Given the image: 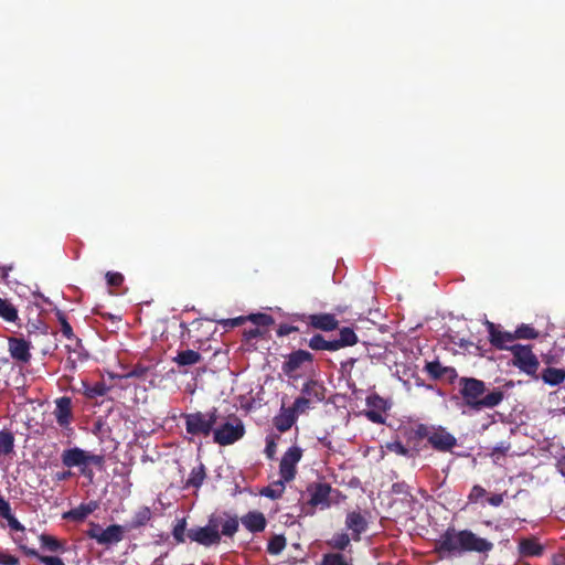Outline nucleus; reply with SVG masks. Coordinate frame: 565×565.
<instances>
[{"instance_id": "17", "label": "nucleus", "mask_w": 565, "mask_h": 565, "mask_svg": "<svg viewBox=\"0 0 565 565\" xmlns=\"http://www.w3.org/2000/svg\"><path fill=\"white\" fill-rule=\"evenodd\" d=\"M301 396L308 398L312 404L320 403L326 397V387L317 380H309L302 385Z\"/></svg>"}, {"instance_id": "48", "label": "nucleus", "mask_w": 565, "mask_h": 565, "mask_svg": "<svg viewBox=\"0 0 565 565\" xmlns=\"http://www.w3.org/2000/svg\"><path fill=\"white\" fill-rule=\"evenodd\" d=\"M366 405L370 407H374L376 411L385 409V401L376 394L367 396Z\"/></svg>"}, {"instance_id": "27", "label": "nucleus", "mask_w": 565, "mask_h": 565, "mask_svg": "<svg viewBox=\"0 0 565 565\" xmlns=\"http://www.w3.org/2000/svg\"><path fill=\"white\" fill-rule=\"evenodd\" d=\"M206 478L205 466L201 462L199 466L193 467L188 480L185 481L184 488L199 489Z\"/></svg>"}, {"instance_id": "11", "label": "nucleus", "mask_w": 565, "mask_h": 565, "mask_svg": "<svg viewBox=\"0 0 565 565\" xmlns=\"http://www.w3.org/2000/svg\"><path fill=\"white\" fill-rule=\"evenodd\" d=\"M54 416L56 423L62 428H70L73 420L72 399L68 396H62L55 401Z\"/></svg>"}, {"instance_id": "47", "label": "nucleus", "mask_w": 565, "mask_h": 565, "mask_svg": "<svg viewBox=\"0 0 565 565\" xmlns=\"http://www.w3.org/2000/svg\"><path fill=\"white\" fill-rule=\"evenodd\" d=\"M386 448L390 451L395 452V454H397L399 456H404V457L409 456V450L398 440L388 443L386 445Z\"/></svg>"}, {"instance_id": "61", "label": "nucleus", "mask_w": 565, "mask_h": 565, "mask_svg": "<svg viewBox=\"0 0 565 565\" xmlns=\"http://www.w3.org/2000/svg\"><path fill=\"white\" fill-rule=\"evenodd\" d=\"M450 384L455 383L456 380H459L457 370L452 366H446L444 376Z\"/></svg>"}, {"instance_id": "55", "label": "nucleus", "mask_w": 565, "mask_h": 565, "mask_svg": "<svg viewBox=\"0 0 565 565\" xmlns=\"http://www.w3.org/2000/svg\"><path fill=\"white\" fill-rule=\"evenodd\" d=\"M19 558L4 552H0V565H19Z\"/></svg>"}, {"instance_id": "35", "label": "nucleus", "mask_w": 565, "mask_h": 565, "mask_svg": "<svg viewBox=\"0 0 565 565\" xmlns=\"http://www.w3.org/2000/svg\"><path fill=\"white\" fill-rule=\"evenodd\" d=\"M0 317L8 322H14L18 319V310L7 299L0 298Z\"/></svg>"}, {"instance_id": "7", "label": "nucleus", "mask_w": 565, "mask_h": 565, "mask_svg": "<svg viewBox=\"0 0 565 565\" xmlns=\"http://www.w3.org/2000/svg\"><path fill=\"white\" fill-rule=\"evenodd\" d=\"M313 362V354L306 350H296L285 356L281 365L282 373L291 380L300 377V371Z\"/></svg>"}, {"instance_id": "30", "label": "nucleus", "mask_w": 565, "mask_h": 565, "mask_svg": "<svg viewBox=\"0 0 565 565\" xmlns=\"http://www.w3.org/2000/svg\"><path fill=\"white\" fill-rule=\"evenodd\" d=\"M542 380L544 383L555 386L561 384L565 380V371L555 367H546L542 373Z\"/></svg>"}, {"instance_id": "5", "label": "nucleus", "mask_w": 565, "mask_h": 565, "mask_svg": "<svg viewBox=\"0 0 565 565\" xmlns=\"http://www.w3.org/2000/svg\"><path fill=\"white\" fill-rule=\"evenodd\" d=\"M245 435V426L241 418L232 415L225 423L214 426L213 441L220 446H228L242 439Z\"/></svg>"}, {"instance_id": "52", "label": "nucleus", "mask_w": 565, "mask_h": 565, "mask_svg": "<svg viewBox=\"0 0 565 565\" xmlns=\"http://www.w3.org/2000/svg\"><path fill=\"white\" fill-rule=\"evenodd\" d=\"M149 372L148 366H143L140 364L135 365L131 371L126 375V377H138L142 379L146 377L147 373Z\"/></svg>"}, {"instance_id": "37", "label": "nucleus", "mask_w": 565, "mask_h": 565, "mask_svg": "<svg viewBox=\"0 0 565 565\" xmlns=\"http://www.w3.org/2000/svg\"><path fill=\"white\" fill-rule=\"evenodd\" d=\"M287 541L284 535H274L267 544V552L271 555L280 554L286 547Z\"/></svg>"}, {"instance_id": "20", "label": "nucleus", "mask_w": 565, "mask_h": 565, "mask_svg": "<svg viewBox=\"0 0 565 565\" xmlns=\"http://www.w3.org/2000/svg\"><path fill=\"white\" fill-rule=\"evenodd\" d=\"M519 554L521 557H535L541 556L544 552V546L534 536L523 537L519 541Z\"/></svg>"}, {"instance_id": "64", "label": "nucleus", "mask_w": 565, "mask_h": 565, "mask_svg": "<svg viewBox=\"0 0 565 565\" xmlns=\"http://www.w3.org/2000/svg\"><path fill=\"white\" fill-rule=\"evenodd\" d=\"M71 476H72L71 471L57 472L56 473V479L62 481V480H65V479L70 478Z\"/></svg>"}, {"instance_id": "38", "label": "nucleus", "mask_w": 565, "mask_h": 565, "mask_svg": "<svg viewBox=\"0 0 565 565\" xmlns=\"http://www.w3.org/2000/svg\"><path fill=\"white\" fill-rule=\"evenodd\" d=\"M514 340L516 339H536L539 337V332L531 327L530 324H521L519 326L515 331L513 332Z\"/></svg>"}, {"instance_id": "23", "label": "nucleus", "mask_w": 565, "mask_h": 565, "mask_svg": "<svg viewBox=\"0 0 565 565\" xmlns=\"http://www.w3.org/2000/svg\"><path fill=\"white\" fill-rule=\"evenodd\" d=\"M297 419L290 407L282 405L279 413L274 417L273 423L279 433H285L294 426Z\"/></svg>"}, {"instance_id": "44", "label": "nucleus", "mask_w": 565, "mask_h": 565, "mask_svg": "<svg viewBox=\"0 0 565 565\" xmlns=\"http://www.w3.org/2000/svg\"><path fill=\"white\" fill-rule=\"evenodd\" d=\"M434 426L418 424L413 428L414 438L418 440L427 439V441H429V436H431V431L434 430Z\"/></svg>"}, {"instance_id": "39", "label": "nucleus", "mask_w": 565, "mask_h": 565, "mask_svg": "<svg viewBox=\"0 0 565 565\" xmlns=\"http://www.w3.org/2000/svg\"><path fill=\"white\" fill-rule=\"evenodd\" d=\"M446 366L441 365L439 361L427 362L425 365V371L434 379L439 380L444 376Z\"/></svg>"}, {"instance_id": "29", "label": "nucleus", "mask_w": 565, "mask_h": 565, "mask_svg": "<svg viewBox=\"0 0 565 565\" xmlns=\"http://www.w3.org/2000/svg\"><path fill=\"white\" fill-rule=\"evenodd\" d=\"M41 547L47 552L56 553L64 552L65 546L64 543L57 540L55 536L50 534H41L40 537Z\"/></svg>"}, {"instance_id": "14", "label": "nucleus", "mask_w": 565, "mask_h": 565, "mask_svg": "<svg viewBox=\"0 0 565 565\" xmlns=\"http://www.w3.org/2000/svg\"><path fill=\"white\" fill-rule=\"evenodd\" d=\"M345 526L352 532V540L361 541V535L367 530L369 523L360 511H350L345 516Z\"/></svg>"}, {"instance_id": "40", "label": "nucleus", "mask_w": 565, "mask_h": 565, "mask_svg": "<svg viewBox=\"0 0 565 565\" xmlns=\"http://www.w3.org/2000/svg\"><path fill=\"white\" fill-rule=\"evenodd\" d=\"M311 402L308 401V398H305L303 396H299L295 399L294 404L290 406V409L294 412L296 417L300 414L306 413L309 408H311Z\"/></svg>"}, {"instance_id": "54", "label": "nucleus", "mask_w": 565, "mask_h": 565, "mask_svg": "<svg viewBox=\"0 0 565 565\" xmlns=\"http://www.w3.org/2000/svg\"><path fill=\"white\" fill-rule=\"evenodd\" d=\"M299 331V328L296 327V326H291V324H287V323H281L279 326V328L277 329V335L278 337H285V335H288L292 332H298Z\"/></svg>"}, {"instance_id": "32", "label": "nucleus", "mask_w": 565, "mask_h": 565, "mask_svg": "<svg viewBox=\"0 0 565 565\" xmlns=\"http://www.w3.org/2000/svg\"><path fill=\"white\" fill-rule=\"evenodd\" d=\"M308 345L310 349L316 351H335V345L333 340H326L323 335L317 333L308 341Z\"/></svg>"}, {"instance_id": "1", "label": "nucleus", "mask_w": 565, "mask_h": 565, "mask_svg": "<svg viewBox=\"0 0 565 565\" xmlns=\"http://www.w3.org/2000/svg\"><path fill=\"white\" fill-rule=\"evenodd\" d=\"M493 543L480 537L470 530L448 527L436 541L435 551L441 558L462 555L468 552L489 553Z\"/></svg>"}, {"instance_id": "12", "label": "nucleus", "mask_w": 565, "mask_h": 565, "mask_svg": "<svg viewBox=\"0 0 565 565\" xmlns=\"http://www.w3.org/2000/svg\"><path fill=\"white\" fill-rule=\"evenodd\" d=\"M488 332H489V341L492 347L498 350H510L512 343L514 341V335L512 332L501 331L497 328L493 322H486Z\"/></svg>"}, {"instance_id": "31", "label": "nucleus", "mask_w": 565, "mask_h": 565, "mask_svg": "<svg viewBox=\"0 0 565 565\" xmlns=\"http://www.w3.org/2000/svg\"><path fill=\"white\" fill-rule=\"evenodd\" d=\"M351 537L345 532L334 533L330 540L326 543L327 545L335 551H345L350 546Z\"/></svg>"}, {"instance_id": "4", "label": "nucleus", "mask_w": 565, "mask_h": 565, "mask_svg": "<svg viewBox=\"0 0 565 565\" xmlns=\"http://www.w3.org/2000/svg\"><path fill=\"white\" fill-rule=\"evenodd\" d=\"M185 430L192 436L207 437L214 431V426L217 423V409L214 407L211 411L194 412L183 415Z\"/></svg>"}, {"instance_id": "63", "label": "nucleus", "mask_w": 565, "mask_h": 565, "mask_svg": "<svg viewBox=\"0 0 565 565\" xmlns=\"http://www.w3.org/2000/svg\"><path fill=\"white\" fill-rule=\"evenodd\" d=\"M488 502L492 507H499L503 502V495L502 494H493L490 498H488Z\"/></svg>"}, {"instance_id": "51", "label": "nucleus", "mask_w": 565, "mask_h": 565, "mask_svg": "<svg viewBox=\"0 0 565 565\" xmlns=\"http://www.w3.org/2000/svg\"><path fill=\"white\" fill-rule=\"evenodd\" d=\"M364 415L370 422L374 424H383L385 422V418L382 415L381 411L367 409L365 411Z\"/></svg>"}, {"instance_id": "33", "label": "nucleus", "mask_w": 565, "mask_h": 565, "mask_svg": "<svg viewBox=\"0 0 565 565\" xmlns=\"http://www.w3.org/2000/svg\"><path fill=\"white\" fill-rule=\"evenodd\" d=\"M84 386V395L87 398H96V397H103L107 394L108 387L104 382H96L93 385L83 383Z\"/></svg>"}, {"instance_id": "46", "label": "nucleus", "mask_w": 565, "mask_h": 565, "mask_svg": "<svg viewBox=\"0 0 565 565\" xmlns=\"http://www.w3.org/2000/svg\"><path fill=\"white\" fill-rule=\"evenodd\" d=\"M56 316H57V320L61 324L62 334L70 340L75 338L73 329H72L71 324L68 323L65 315L63 312L58 311L56 313Z\"/></svg>"}, {"instance_id": "26", "label": "nucleus", "mask_w": 565, "mask_h": 565, "mask_svg": "<svg viewBox=\"0 0 565 565\" xmlns=\"http://www.w3.org/2000/svg\"><path fill=\"white\" fill-rule=\"evenodd\" d=\"M288 481H285L284 478L280 477L279 480L274 481L269 486L263 488L259 491V494L263 497L269 498L271 500L280 499L285 492V489H286L285 484Z\"/></svg>"}, {"instance_id": "59", "label": "nucleus", "mask_w": 565, "mask_h": 565, "mask_svg": "<svg viewBox=\"0 0 565 565\" xmlns=\"http://www.w3.org/2000/svg\"><path fill=\"white\" fill-rule=\"evenodd\" d=\"M511 448L510 443L508 441H500L492 449V455H505L509 449Z\"/></svg>"}, {"instance_id": "53", "label": "nucleus", "mask_w": 565, "mask_h": 565, "mask_svg": "<svg viewBox=\"0 0 565 565\" xmlns=\"http://www.w3.org/2000/svg\"><path fill=\"white\" fill-rule=\"evenodd\" d=\"M486 495V490L481 486H473L468 499L470 502H477L479 499L483 498Z\"/></svg>"}, {"instance_id": "18", "label": "nucleus", "mask_w": 565, "mask_h": 565, "mask_svg": "<svg viewBox=\"0 0 565 565\" xmlns=\"http://www.w3.org/2000/svg\"><path fill=\"white\" fill-rule=\"evenodd\" d=\"M125 537V527L120 524H111L100 532L98 544L111 546L121 542Z\"/></svg>"}, {"instance_id": "45", "label": "nucleus", "mask_w": 565, "mask_h": 565, "mask_svg": "<svg viewBox=\"0 0 565 565\" xmlns=\"http://www.w3.org/2000/svg\"><path fill=\"white\" fill-rule=\"evenodd\" d=\"M185 529H186V521H185V519L179 520L178 523L174 525V527L172 530V535H173V539L175 540V542L178 544L184 543V541H185V537H184Z\"/></svg>"}, {"instance_id": "36", "label": "nucleus", "mask_w": 565, "mask_h": 565, "mask_svg": "<svg viewBox=\"0 0 565 565\" xmlns=\"http://www.w3.org/2000/svg\"><path fill=\"white\" fill-rule=\"evenodd\" d=\"M320 565H350V562L342 553L332 552L322 555Z\"/></svg>"}, {"instance_id": "15", "label": "nucleus", "mask_w": 565, "mask_h": 565, "mask_svg": "<svg viewBox=\"0 0 565 565\" xmlns=\"http://www.w3.org/2000/svg\"><path fill=\"white\" fill-rule=\"evenodd\" d=\"M9 352L20 363H29L31 360L30 343L23 338H10Z\"/></svg>"}, {"instance_id": "28", "label": "nucleus", "mask_w": 565, "mask_h": 565, "mask_svg": "<svg viewBox=\"0 0 565 565\" xmlns=\"http://www.w3.org/2000/svg\"><path fill=\"white\" fill-rule=\"evenodd\" d=\"M14 440V435L11 430H0V457L13 454Z\"/></svg>"}, {"instance_id": "10", "label": "nucleus", "mask_w": 565, "mask_h": 565, "mask_svg": "<svg viewBox=\"0 0 565 565\" xmlns=\"http://www.w3.org/2000/svg\"><path fill=\"white\" fill-rule=\"evenodd\" d=\"M188 537L204 546H211L220 543L221 541V534L218 531L211 526L190 529L188 531Z\"/></svg>"}, {"instance_id": "16", "label": "nucleus", "mask_w": 565, "mask_h": 565, "mask_svg": "<svg viewBox=\"0 0 565 565\" xmlns=\"http://www.w3.org/2000/svg\"><path fill=\"white\" fill-rule=\"evenodd\" d=\"M308 324L321 331H333L338 329L339 321L332 313H315L307 317Z\"/></svg>"}, {"instance_id": "58", "label": "nucleus", "mask_w": 565, "mask_h": 565, "mask_svg": "<svg viewBox=\"0 0 565 565\" xmlns=\"http://www.w3.org/2000/svg\"><path fill=\"white\" fill-rule=\"evenodd\" d=\"M8 521V525L11 530L24 532V526L19 522V520L11 513L9 516L4 518Z\"/></svg>"}, {"instance_id": "25", "label": "nucleus", "mask_w": 565, "mask_h": 565, "mask_svg": "<svg viewBox=\"0 0 565 565\" xmlns=\"http://www.w3.org/2000/svg\"><path fill=\"white\" fill-rule=\"evenodd\" d=\"M172 361L179 366H189L200 363L202 361V355L198 351L189 349L179 351Z\"/></svg>"}, {"instance_id": "50", "label": "nucleus", "mask_w": 565, "mask_h": 565, "mask_svg": "<svg viewBox=\"0 0 565 565\" xmlns=\"http://www.w3.org/2000/svg\"><path fill=\"white\" fill-rule=\"evenodd\" d=\"M106 280L109 286L119 287L124 282V276L120 273L108 271Z\"/></svg>"}, {"instance_id": "6", "label": "nucleus", "mask_w": 565, "mask_h": 565, "mask_svg": "<svg viewBox=\"0 0 565 565\" xmlns=\"http://www.w3.org/2000/svg\"><path fill=\"white\" fill-rule=\"evenodd\" d=\"M510 351L513 355V365L525 374L539 380L537 370L540 362L532 351L531 345L514 344L511 345Z\"/></svg>"}, {"instance_id": "3", "label": "nucleus", "mask_w": 565, "mask_h": 565, "mask_svg": "<svg viewBox=\"0 0 565 565\" xmlns=\"http://www.w3.org/2000/svg\"><path fill=\"white\" fill-rule=\"evenodd\" d=\"M62 463L67 468H79L81 473L84 477L92 478L93 471L88 468L89 465L95 466L99 470L104 469L105 457L103 455H93L82 448L73 447L63 450Z\"/></svg>"}, {"instance_id": "19", "label": "nucleus", "mask_w": 565, "mask_h": 565, "mask_svg": "<svg viewBox=\"0 0 565 565\" xmlns=\"http://www.w3.org/2000/svg\"><path fill=\"white\" fill-rule=\"evenodd\" d=\"M98 509L97 501H89L88 503H81L78 507L71 509L63 513V519L73 522H83L89 514Z\"/></svg>"}, {"instance_id": "8", "label": "nucleus", "mask_w": 565, "mask_h": 565, "mask_svg": "<svg viewBox=\"0 0 565 565\" xmlns=\"http://www.w3.org/2000/svg\"><path fill=\"white\" fill-rule=\"evenodd\" d=\"M302 449L298 446H292L285 451L279 462V476L285 481H292L297 475V465L302 458Z\"/></svg>"}, {"instance_id": "41", "label": "nucleus", "mask_w": 565, "mask_h": 565, "mask_svg": "<svg viewBox=\"0 0 565 565\" xmlns=\"http://www.w3.org/2000/svg\"><path fill=\"white\" fill-rule=\"evenodd\" d=\"M247 320L252 321L255 327H268L274 323V318L266 313H253L247 317Z\"/></svg>"}, {"instance_id": "9", "label": "nucleus", "mask_w": 565, "mask_h": 565, "mask_svg": "<svg viewBox=\"0 0 565 565\" xmlns=\"http://www.w3.org/2000/svg\"><path fill=\"white\" fill-rule=\"evenodd\" d=\"M428 444L437 451H451L457 446V438L443 426L435 427Z\"/></svg>"}, {"instance_id": "62", "label": "nucleus", "mask_w": 565, "mask_h": 565, "mask_svg": "<svg viewBox=\"0 0 565 565\" xmlns=\"http://www.w3.org/2000/svg\"><path fill=\"white\" fill-rule=\"evenodd\" d=\"M551 565H565V553H556L551 558Z\"/></svg>"}, {"instance_id": "56", "label": "nucleus", "mask_w": 565, "mask_h": 565, "mask_svg": "<svg viewBox=\"0 0 565 565\" xmlns=\"http://www.w3.org/2000/svg\"><path fill=\"white\" fill-rule=\"evenodd\" d=\"M262 335H263V332L260 331V329L258 327L246 329L243 332V337H244L245 341H250V340L259 338Z\"/></svg>"}, {"instance_id": "24", "label": "nucleus", "mask_w": 565, "mask_h": 565, "mask_svg": "<svg viewBox=\"0 0 565 565\" xmlns=\"http://www.w3.org/2000/svg\"><path fill=\"white\" fill-rule=\"evenodd\" d=\"M333 342L335 345V351H338L342 348L356 344L359 342V338L352 328L343 327L339 331V339H334Z\"/></svg>"}, {"instance_id": "57", "label": "nucleus", "mask_w": 565, "mask_h": 565, "mask_svg": "<svg viewBox=\"0 0 565 565\" xmlns=\"http://www.w3.org/2000/svg\"><path fill=\"white\" fill-rule=\"evenodd\" d=\"M246 320H247V317H237V318H233V319L222 320L221 323L225 328H234V327L242 326Z\"/></svg>"}, {"instance_id": "13", "label": "nucleus", "mask_w": 565, "mask_h": 565, "mask_svg": "<svg viewBox=\"0 0 565 565\" xmlns=\"http://www.w3.org/2000/svg\"><path fill=\"white\" fill-rule=\"evenodd\" d=\"M331 486L328 483H313L308 487V492L310 493L309 504L311 507H321L329 508L330 507V493Z\"/></svg>"}, {"instance_id": "34", "label": "nucleus", "mask_w": 565, "mask_h": 565, "mask_svg": "<svg viewBox=\"0 0 565 565\" xmlns=\"http://www.w3.org/2000/svg\"><path fill=\"white\" fill-rule=\"evenodd\" d=\"M151 519V510L148 507H141L132 516L130 526L138 529L146 525Z\"/></svg>"}, {"instance_id": "22", "label": "nucleus", "mask_w": 565, "mask_h": 565, "mask_svg": "<svg viewBox=\"0 0 565 565\" xmlns=\"http://www.w3.org/2000/svg\"><path fill=\"white\" fill-rule=\"evenodd\" d=\"M241 522L250 533L263 532L267 524L265 515L259 511H249L241 518Z\"/></svg>"}, {"instance_id": "2", "label": "nucleus", "mask_w": 565, "mask_h": 565, "mask_svg": "<svg viewBox=\"0 0 565 565\" xmlns=\"http://www.w3.org/2000/svg\"><path fill=\"white\" fill-rule=\"evenodd\" d=\"M458 391L465 405L475 412L494 408L504 399V392L500 387L488 391L486 383L476 377H460Z\"/></svg>"}, {"instance_id": "49", "label": "nucleus", "mask_w": 565, "mask_h": 565, "mask_svg": "<svg viewBox=\"0 0 565 565\" xmlns=\"http://www.w3.org/2000/svg\"><path fill=\"white\" fill-rule=\"evenodd\" d=\"M103 527L95 522L89 523V529L86 531V536L90 540H95L97 543L99 541L100 532H103Z\"/></svg>"}, {"instance_id": "60", "label": "nucleus", "mask_w": 565, "mask_h": 565, "mask_svg": "<svg viewBox=\"0 0 565 565\" xmlns=\"http://www.w3.org/2000/svg\"><path fill=\"white\" fill-rule=\"evenodd\" d=\"M12 513L10 503L0 494V516L2 519Z\"/></svg>"}, {"instance_id": "21", "label": "nucleus", "mask_w": 565, "mask_h": 565, "mask_svg": "<svg viewBox=\"0 0 565 565\" xmlns=\"http://www.w3.org/2000/svg\"><path fill=\"white\" fill-rule=\"evenodd\" d=\"M15 542L26 556L35 557L43 565H65L63 559L58 556L42 555L35 548L26 546L22 537H17Z\"/></svg>"}, {"instance_id": "43", "label": "nucleus", "mask_w": 565, "mask_h": 565, "mask_svg": "<svg viewBox=\"0 0 565 565\" xmlns=\"http://www.w3.org/2000/svg\"><path fill=\"white\" fill-rule=\"evenodd\" d=\"M279 435H268L266 437V447H265V455L268 459L273 460L276 456L277 451V441L279 439Z\"/></svg>"}, {"instance_id": "42", "label": "nucleus", "mask_w": 565, "mask_h": 565, "mask_svg": "<svg viewBox=\"0 0 565 565\" xmlns=\"http://www.w3.org/2000/svg\"><path fill=\"white\" fill-rule=\"evenodd\" d=\"M238 519L231 516L222 524V535L232 537L238 530Z\"/></svg>"}]
</instances>
